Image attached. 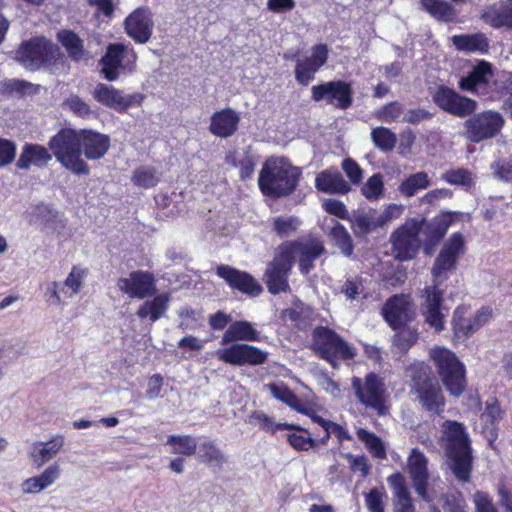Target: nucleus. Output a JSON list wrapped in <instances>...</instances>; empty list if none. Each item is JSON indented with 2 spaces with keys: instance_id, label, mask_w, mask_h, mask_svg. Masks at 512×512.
<instances>
[{
  "instance_id": "59",
  "label": "nucleus",
  "mask_w": 512,
  "mask_h": 512,
  "mask_svg": "<svg viewBox=\"0 0 512 512\" xmlns=\"http://www.w3.org/2000/svg\"><path fill=\"white\" fill-rule=\"evenodd\" d=\"M403 211H404L403 205H398V204L388 205L380 215L375 216L379 228H382V227L386 226L387 224H389L390 222L400 218Z\"/></svg>"
},
{
  "instance_id": "43",
  "label": "nucleus",
  "mask_w": 512,
  "mask_h": 512,
  "mask_svg": "<svg viewBox=\"0 0 512 512\" xmlns=\"http://www.w3.org/2000/svg\"><path fill=\"white\" fill-rule=\"evenodd\" d=\"M166 444L172 447L173 454L192 456L197 450V442L191 435H170Z\"/></svg>"
},
{
  "instance_id": "15",
  "label": "nucleus",
  "mask_w": 512,
  "mask_h": 512,
  "mask_svg": "<svg viewBox=\"0 0 512 512\" xmlns=\"http://www.w3.org/2000/svg\"><path fill=\"white\" fill-rule=\"evenodd\" d=\"M311 93L314 101L325 100L327 104L341 110L348 109L353 103L351 84L342 80L314 85L311 88Z\"/></svg>"
},
{
  "instance_id": "60",
  "label": "nucleus",
  "mask_w": 512,
  "mask_h": 512,
  "mask_svg": "<svg viewBox=\"0 0 512 512\" xmlns=\"http://www.w3.org/2000/svg\"><path fill=\"white\" fill-rule=\"evenodd\" d=\"M84 277V271L78 267H73L66 280L62 284V287H68L71 289L69 294L66 293L67 297H72L77 294L82 286V280Z\"/></svg>"
},
{
  "instance_id": "57",
  "label": "nucleus",
  "mask_w": 512,
  "mask_h": 512,
  "mask_svg": "<svg viewBox=\"0 0 512 512\" xmlns=\"http://www.w3.org/2000/svg\"><path fill=\"white\" fill-rule=\"evenodd\" d=\"M499 97L506 98L505 105L512 106V73L501 72L494 82Z\"/></svg>"
},
{
  "instance_id": "25",
  "label": "nucleus",
  "mask_w": 512,
  "mask_h": 512,
  "mask_svg": "<svg viewBox=\"0 0 512 512\" xmlns=\"http://www.w3.org/2000/svg\"><path fill=\"white\" fill-rule=\"evenodd\" d=\"M149 8L142 7L133 11L125 20L127 34L137 43L144 44L152 35L154 22Z\"/></svg>"
},
{
  "instance_id": "29",
  "label": "nucleus",
  "mask_w": 512,
  "mask_h": 512,
  "mask_svg": "<svg viewBox=\"0 0 512 512\" xmlns=\"http://www.w3.org/2000/svg\"><path fill=\"white\" fill-rule=\"evenodd\" d=\"M393 494V512H415L411 493L406 485L404 476L397 472L387 478Z\"/></svg>"
},
{
  "instance_id": "23",
  "label": "nucleus",
  "mask_w": 512,
  "mask_h": 512,
  "mask_svg": "<svg viewBox=\"0 0 512 512\" xmlns=\"http://www.w3.org/2000/svg\"><path fill=\"white\" fill-rule=\"evenodd\" d=\"M328 47L326 44L314 45L311 56L297 59L295 78L300 85H308L315 77V73L326 63L328 59Z\"/></svg>"
},
{
  "instance_id": "42",
  "label": "nucleus",
  "mask_w": 512,
  "mask_h": 512,
  "mask_svg": "<svg viewBox=\"0 0 512 512\" xmlns=\"http://www.w3.org/2000/svg\"><path fill=\"white\" fill-rule=\"evenodd\" d=\"M420 3L437 20L449 22L456 17L453 6L444 0H420Z\"/></svg>"
},
{
  "instance_id": "19",
  "label": "nucleus",
  "mask_w": 512,
  "mask_h": 512,
  "mask_svg": "<svg viewBox=\"0 0 512 512\" xmlns=\"http://www.w3.org/2000/svg\"><path fill=\"white\" fill-rule=\"evenodd\" d=\"M92 96L100 104L118 112H125L132 106H140L144 100L141 93L126 95L121 90L103 83L95 86Z\"/></svg>"
},
{
  "instance_id": "6",
  "label": "nucleus",
  "mask_w": 512,
  "mask_h": 512,
  "mask_svg": "<svg viewBox=\"0 0 512 512\" xmlns=\"http://www.w3.org/2000/svg\"><path fill=\"white\" fill-rule=\"evenodd\" d=\"M430 356L449 393L453 396L461 395L466 387L464 365L453 352L443 347L431 349Z\"/></svg>"
},
{
  "instance_id": "26",
  "label": "nucleus",
  "mask_w": 512,
  "mask_h": 512,
  "mask_svg": "<svg viewBox=\"0 0 512 512\" xmlns=\"http://www.w3.org/2000/svg\"><path fill=\"white\" fill-rule=\"evenodd\" d=\"M412 305L405 295H395L387 300L383 307L385 320L393 329L400 328L410 319Z\"/></svg>"
},
{
  "instance_id": "21",
  "label": "nucleus",
  "mask_w": 512,
  "mask_h": 512,
  "mask_svg": "<svg viewBox=\"0 0 512 512\" xmlns=\"http://www.w3.org/2000/svg\"><path fill=\"white\" fill-rule=\"evenodd\" d=\"M407 470L415 492L424 501L430 502L431 499L427 491L429 480L428 459L419 449H412L407 460Z\"/></svg>"
},
{
  "instance_id": "5",
  "label": "nucleus",
  "mask_w": 512,
  "mask_h": 512,
  "mask_svg": "<svg viewBox=\"0 0 512 512\" xmlns=\"http://www.w3.org/2000/svg\"><path fill=\"white\" fill-rule=\"evenodd\" d=\"M312 349L322 359L338 367V360H349L356 355L355 348L335 331L327 327H316L312 333Z\"/></svg>"
},
{
  "instance_id": "8",
  "label": "nucleus",
  "mask_w": 512,
  "mask_h": 512,
  "mask_svg": "<svg viewBox=\"0 0 512 512\" xmlns=\"http://www.w3.org/2000/svg\"><path fill=\"white\" fill-rule=\"evenodd\" d=\"M61 52L57 45L45 37L24 41L15 52V60L31 71L51 65Z\"/></svg>"
},
{
  "instance_id": "33",
  "label": "nucleus",
  "mask_w": 512,
  "mask_h": 512,
  "mask_svg": "<svg viewBox=\"0 0 512 512\" xmlns=\"http://www.w3.org/2000/svg\"><path fill=\"white\" fill-rule=\"evenodd\" d=\"M492 75L491 64L485 61L477 64L467 77L461 78L459 86L462 90L478 92L484 88Z\"/></svg>"
},
{
  "instance_id": "31",
  "label": "nucleus",
  "mask_w": 512,
  "mask_h": 512,
  "mask_svg": "<svg viewBox=\"0 0 512 512\" xmlns=\"http://www.w3.org/2000/svg\"><path fill=\"white\" fill-rule=\"evenodd\" d=\"M61 468L58 463H53L46 467L44 471L24 480L21 484L24 494H37L50 487L60 477Z\"/></svg>"
},
{
  "instance_id": "18",
  "label": "nucleus",
  "mask_w": 512,
  "mask_h": 512,
  "mask_svg": "<svg viewBox=\"0 0 512 512\" xmlns=\"http://www.w3.org/2000/svg\"><path fill=\"white\" fill-rule=\"evenodd\" d=\"M492 310L482 307L475 314L469 313L468 308L462 306L456 308L453 314V331L457 340H465L482 326H484L491 318Z\"/></svg>"
},
{
  "instance_id": "14",
  "label": "nucleus",
  "mask_w": 512,
  "mask_h": 512,
  "mask_svg": "<svg viewBox=\"0 0 512 512\" xmlns=\"http://www.w3.org/2000/svg\"><path fill=\"white\" fill-rule=\"evenodd\" d=\"M279 247L291 266H293L296 256L299 257V268L304 274H308L314 268L313 262L325 252L323 243L314 238L285 242Z\"/></svg>"
},
{
  "instance_id": "44",
  "label": "nucleus",
  "mask_w": 512,
  "mask_h": 512,
  "mask_svg": "<svg viewBox=\"0 0 512 512\" xmlns=\"http://www.w3.org/2000/svg\"><path fill=\"white\" fill-rule=\"evenodd\" d=\"M272 230L281 238L289 237L295 233L301 225V220L292 215H281L272 218Z\"/></svg>"
},
{
  "instance_id": "47",
  "label": "nucleus",
  "mask_w": 512,
  "mask_h": 512,
  "mask_svg": "<svg viewBox=\"0 0 512 512\" xmlns=\"http://www.w3.org/2000/svg\"><path fill=\"white\" fill-rule=\"evenodd\" d=\"M397 333L393 337V345L399 351L405 353L407 352L418 340V332L417 329L402 325L400 328H397Z\"/></svg>"
},
{
  "instance_id": "56",
  "label": "nucleus",
  "mask_w": 512,
  "mask_h": 512,
  "mask_svg": "<svg viewBox=\"0 0 512 512\" xmlns=\"http://www.w3.org/2000/svg\"><path fill=\"white\" fill-rule=\"evenodd\" d=\"M441 179L451 185L469 187L473 183L472 173L465 168L447 170L441 175Z\"/></svg>"
},
{
  "instance_id": "11",
  "label": "nucleus",
  "mask_w": 512,
  "mask_h": 512,
  "mask_svg": "<svg viewBox=\"0 0 512 512\" xmlns=\"http://www.w3.org/2000/svg\"><path fill=\"white\" fill-rule=\"evenodd\" d=\"M137 55L135 51L123 43H112L106 48L99 60L103 77L110 82L116 81L120 74L134 70Z\"/></svg>"
},
{
  "instance_id": "2",
  "label": "nucleus",
  "mask_w": 512,
  "mask_h": 512,
  "mask_svg": "<svg viewBox=\"0 0 512 512\" xmlns=\"http://www.w3.org/2000/svg\"><path fill=\"white\" fill-rule=\"evenodd\" d=\"M444 441L453 474L459 481L468 482L473 458L470 441L464 426L456 421H446L444 424Z\"/></svg>"
},
{
  "instance_id": "22",
  "label": "nucleus",
  "mask_w": 512,
  "mask_h": 512,
  "mask_svg": "<svg viewBox=\"0 0 512 512\" xmlns=\"http://www.w3.org/2000/svg\"><path fill=\"white\" fill-rule=\"evenodd\" d=\"M280 247L274 259L268 264L264 279L270 293L278 294L289 289L288 274L292 266Z\"/></svg>"
},
{
  "instance_id": "27",
  "label": "nucleus",
  "mask_w": 512,
  "mask_h": 512,
  "mask_svg": "<svg viewBox=\"0 0 512 512\" xmlns=\"http://www.w3.org/2000/svg\"><path fill=\"white\" fill-rule=\"evenodd\" d=\"M239 123V113L228 107L211 116L209 131L217 137L229 138L236 133Z\"/></svg>"
},
{
  "instance_id": "20",
  "label": "nucleus",
  "mask_w": 512,
  "mask_h": 512,
  "mask_svg": "<svg viewBox=\"0 0 512 512\" xmlns=\"http://www.w3.org/2000/svg\"><path fill=\"white\" fill-rule=\"evenodd\" d=\"M117 287L122 293L136 299L151 297L157 290L154 274L144 270L132 271L128 277L119 278Z\"/></svg>"
},
{
  "instance_id": "34",
  "label": "nucleus",
  "mask_w": 512,
  "mask_h": 512,
  "mask_svg": "<svg viewBox=\"0 0 512 512\" xmlns=\"http://www.w3.org/2000/svg\"><path fill=\"white\" fill-rule=\"evenodd\" d=\"M482 18L494 28H512V0H506L498 6L487 8L482 14Z\"/></svg>"
},
{
  "instance_id": "38",
  "label": "nucleus",
  "mask_w": 512,
  "mask_h": 512,
  "mask_svg": "<svg viewBox=\"0 0 512 512\" xmlns=\"http://www.w3.org/2000/svg\"><path fill=\"white\" fill-rule=\"evenodd\" d=\"M198 459L211 466L221 468L226 462V457L214 441L205 440L199 444L196 450Z\"/></svg>"
},
{
  "instance_id": "58",
  "label": "nucleus",
  "mask_w": 512,
  "mask_h": 512,
  "mask_svg": "<svg viewBox=\"0 0 512 512\" xmlns=\"http://www.w3.org/2000/svg\"><path fill=\"white\" fill-rule=\"evenodd\" d=\"M64 105L79 117L88 118L93 114L90 106L77 95L68 97Z\"/></svg>"
},
{
  "instance_id": "51",
  "label": "nucleus",
  "mask_w": 512,
  "mask_h": 512,
  "mask_svg": "<svg viewBox=\"0 0 512 512\" xmlns=\"http://www.w3.org/2000/svg\"><path fill=\"white\" fill-rule=\"evenodd\" d=\"M384 181L380 173L373 174L361 187L362 195L369 201H376L384 194Z\"/></svg>"
},
{
  "instance_id": "48",
  "label": "nucleus",
  "mask_w": 512,
  "mask_h": 512,
  "mask_svg": "<svg viewBox=\"0 0 512 512\" xmlns=\"http://www.w3.org/2000/svg\"><path fill=\"white\" fill-rule=\"evenodd\" d=\"M329 235L334 245L337 246L345 256H351L353 254L354 246L352 238L342 224L337 222L332 227Z\"/></svg>"
},
{
  "instance_id": "52",
  "label": "nucleus",
  "mask_w": 512,
  "mask_h": 512,
  "mask_svg": "<svg viewBox=\"0 0 512 512\" xmlns=\"http://www.w3.org/2000/svg\"><path fill=\"white\" fill-rule=\"evenodd\" d=\"M131 180L138 187L151 188L158 183L159 177L154 168L141 166L134 170Z\"/></svg>"
},
{
  "instance_id": "13",
  "label": "nucleus",
  "mask_w": 512,
  "mask_h": 512,
  "mask_svg": "<svg viewBox=\"0 0 512 512\" xmlns=\"http://www.w3.org/2000/svg\"><path fill=\"white\" fill-rule=\"evenodd\" d=\"M444 289L438 285L426 286L421 295L420 312L425 324L436 332L444 329L447 309L443 306Z\"/></svg>"
},
{
  "instance_id": "10",
  "label": "nucleus",
  "mask_w": 512,
  "mask_h": 512,
  "mask_svg": "<svg viewBox=\"0 0 512 512\" xmlns=\"http://www.w3.org/2000/svg\"><path fill=\"white\" fill-rule=\"evenodd\" d=\"M472 114L463 123V135L472 143H480L496 137L505 124L502 114L495 110Z\"/></svg>"
},
{
  "instance_id": "49",
  "label": "nucleus",
  "mask_w": 512,
  "mask_h": 512,
  "mask_svg": "<svg viewBox=\"0 0 512 512\" xmlns=\"http://www.w3.org/2000/svg\"><path fill=\"white\" fill-rule=\"evenodd\" d=\"M249 422L267 432L275 433L277 430L297 428L295 424L274 423L273 419L262 411H255L249 416Z\"/></svg>"
},
{
  "instance_id": "64",
  "label": "nucleus",
  "mask_w": 512,
  "mask_h": 512,
  "mask_svg": "<svg viewBox=\"0 0 512 512\" xmlns=\"http://www.w3.org/2000/svg\"><path fill=\"white\" fill-rule=\"evenodd\" d=\"M453 222V216L450 213L444 214L434 219L429 226L436 240H440L447 232Z\"/></svg>"
},
{
  "instance_id": "63",
  "label": "nucleus",
  "mask_w": 512,
  "mask_h": 512,
  "mask_svg": "<svg viewBox=\"0 0 512 512\" xmlns=\"http://www.w3.org/2000/svg\"><path fill=\"white\" fill-rule=\"evenodd\" d=\"M385 493L383 489L373 488L365 495L366 506L370 512H384L383 497Z\"/></svg>"
},
{
  "instance_id": "7",
  "label": "nucleus",
  "mask_w": 512,
  "mask_h": 512,
  "mask_svg": "<svg viewBox=\"0 0 512 512\" xmlns=\"http://www.w3.org/2000/svg\"><path fill=\"white\" fill-rule=\"evenodd\" d=\"M351 386L361 405L378 415L388 413L387 391L383 378L371 372L364 378L353 377Z\"/></svg>"
},
{
  "instance_id": "41",
  "label": "nucleus",
  "mask_w": 512,
  "mask_h": 512,
  "mask_svg": "<svg viewBox=\"0 0 512 512\" xmlns=\"http://www.w3.org/2000/svg\"><path fill=\"white\" fill-rule=\"evenodd\" d=\"M431 185L428 174L420 171L409 175L398 187L399 193L410 198L416 195L420 190L427 189Z\"/></svg>"
},
{
  "instance_id": "50",
  "label": "nucleus",
  "mask_w": 512,
  "mask_h": 512,
  "mask_svg": "<svg viewBox=\"0 0 512 512\" xmlns=\"http://www.w3.org/2000/svg\"><path fill=\"white\" fill-rule=\"evenodd\" d=\"M371 139L377 148L385 152L391 151L397 143L396 134L383 126L371 131Z\"/></svg>"
},
{
  "instance_id": "24",
  "label": "nucleus",
  "mask_w": 512,
  "mask_h": 512,
  "mask_svg": "<svg viewBox=\"0 0 512 512\" xmlns=\"http://www.w3.org/2000/svg\"><path fill=\"white\" fill-rule=\"evenodd\" d=\"M216 274L225 280L232 289H237L244 294L257 296L263 290L252 275L229 265H219Z\"/></svg>"
},
{
  "instance_id": "39",
  "label": "nucleus",
  "mask_w": 512,
  "mask_h": 512,
  "mask_svg": "<svg viewBox=\"0 0 512 512\" xmlns=\"http://www.w3.org/2000/svg\"><path fill=\"white\" fill-rule=\"evenodd\" d=\"M274 398L288 405L297 412L308 414V408L285 384L270 383L266 385Z\"/></svg>"
},
{
  "instance_id": "4",
  "label": "nucleus",
  "mask_w": 512,
  "mask_h": 512,
  "mask_svg": "<svg viewBox=\"0 0 512 512\" xmlns=\"http://www.w3.org/2000/svg\"><path fill=\"white\" fill-rule=\"evenodd\" d=\"M56 160L76 175H88L89 166L82 159L80 130L63 128L54 135L49 143Z\"/></svg>"
},
{
  "instance_id": "61",
  "label": "nucleus",
  "mask_w": 512,
  "mask_h": 512,
  "mask_svg": "<svg viewBox=\"0 0 512 512\" xmlns=\"http://www.w3.org/2000/svg\"><path fill=\"white\" fill-rule=\"evenodd\" d=\"M341 167L353 184H359L362 181L363 170L356 161L351 158H345L342 161Z\"/></svg>"
},
{
  "instance_id": "62",
  "label": "nucleus",
  "mask_w": 512,
  "mask_h": 512,
  "mask_svg": "<svg viewBox=\"0 0 512 512\" xmlns=\"http://www.w3.org/2000/svg\"><path fill=\"white\" fill-rule=\"evenodd\" d=\"M493 175L501 181H512V162L499 159L491 165Z\"/></svg>"
},
{
  "instance_id": "1",
  "label": "nucleus",
  "mask_w": 512,
  "mask_h": 512,
  "mask_svg": "<svg viewBox=\"0 0 512 512\" xmlns=\"http://www.w3.org/2000/svg\"><path fill=\"white\" fill-rule=\"evenodd\" d=\"M259 332L248 321L232 322L224 332L221 344L229 347L218 349L216 356L219 360L234 366L261 365L266 362L268 353L259 348L238 341H259Z\"/></svg>"
},
{
  "instance_id": "16",
  "label": "nucleus",
  "mask_w": 512,
  "mask_h": 512,
  "mask_svg": "<svg viewBox=\"0 0 512 512\" xmlns=\"http://www.w3.org/2000/svg\"><path fill=\"white\" fill-rule=\"evenodd\" d=\"M432 99L440 109L459 118L471 115L478 107L475 100L460 95L447 86L438 87Z\"/></svg>"
},
{
  "instance_id": "32",
  "label": "nucleus",
  "mask_w": 512,
  "mask_h": 512,
  "mask_svg": "<svg viewBox=\"0 0 512 512\" xmlns=\"http://www.w3.org/2000/svg\"><path fill=\"white\" fill-rule=\"evenodd\" d=\"M316 188L329 194H346L351 190L347 181L336 169H327L320 172L315 179Z\"/></svg>"
},
{
  "instance_id": "37",
  "label": "nucleus",
  "mask_w": 512,
  "mask_h": 512,
  "mask_svg": "<svg viewBox=\"0 0 512 512\" xmlns=\"http://www.w3.org/2000/svg\"><path fill=\"white\" fill-rule=\"evenodd\" d=\"M52 156L47 149L37 144H27L24 146L16 165L19 169H27L31 164L43 165L48 163Z\"/></svg>"
},
{
  "instance_id": "17",
  "label": "nucleus",
  "mask_w": 512,
  "mask_h": 512,
  "mask_svg": "<svg viewBox=\"0 0 512 512\" xmlns=\"http://www.w3.org/2000/svg\"><path fill=\"white\" fill-rule=\"evenodd\" d=\"M420 372L418 377L413 376V387L418 394V399L426 411L440 414L445 405L442 390L437 381L423 372V367L420 368Z\"/></svg>"
},
{
  "instance_id": "3",
  "label": "nucleus",
  "mask_w": 512,
  "mask_h": 512,
  "mask_svg": "<svg viewBox=\"0 0 512 512\" xmlns=\"http://www.w3.org/2000/svg\"><path fill=\"white\" fill-rule=\"evenodd\" d=\"M301 172L284 158H272L265 162L258 179L260 190L270 197L291 194L299 181Z\"/></svg>"
},
{
  "instance_id": "46",
  "label": "nucleus",
  "mask_w": 512,
  "mask_h": 512,
  "mask_svg": "<svg viewBox=\"0 0 512 512\" xmlns=\"http://www.w3.org/2000/svg\"><path fill=\"white\" fill-rule=\"evenodd\" d=\"M297 428H292L291 430H296V432L290 433L287 435V440L289 444L296 450L299 451H308L309 449H314L317 447V440L311 437V433L296 425Z\"/></svg>"
},
{
  "instance_id": "28",
  "label": "nucleus",
  "mask_w": 512,
  "mask_h": 512,
  "mask_svg": "<svg viewBox=\"0 0 512 512\" xmlns=\"http://www.w3.org/2000/svg\"><path fill=\"white\" fill-rule=\"evenodd\" d=\"M81 150L88 160L102 158L110 147V138L94 130H80Z\"/></svg>"
},
{
  "instance_id": "40",
  "label": "nucleus",
  "mask_w": 512,
  "mask_h": 512,
  "mask_svg": "<svg viewBox=\"0 0 512 512\" xmlns=\"http://www.w3.org/2000/svg\"><path fill=\"white\" fill-rule=\"evenodd\" d=\"M452 42L458 50L466 52L485 53L489 47L487 38L481 33L455 35L452 37Z\"/></svg>"
},
{
  "instance_id": "54",
  "label": "nucleus",
  "mask_w": 512,
  "mask_h": 512,
  "mask_svg": "<svg viewBox=\"0 0 512 512\" xmlns=\"http://www.w3.org/2000/svg\"><path fill=\"white\" fill-rule=\"evenodd\" d=\"M404 114V107L398 101L389 102L374 113L377 119L387 123L398 121Z\"/></svg>"
},
{
  "instance_id": "35",
  "label": "nucleus",
  "mask_w": 512,
  "mask_h": 512,
  "mask_svg": "<svg viewBox=\"0 0 512 512\" xmlns=\"http://www.w3.org/2000/svg\"><path fill=\"white\" fill-rule=\"evenodd\" d=\"M171 295L161 293L152 300L145 301L138 309L137 316L141 319L149 317L152 322H156L163 317L169 307Z\"/></svg>"
},
{
  "instance_id": "55",
  "label": "nucleus",
  "mask_w": 512,
  "mask_h": 512,
  "mask_svg": "<svg viewBox=\"0 0 512 512\" xmlns=\"http://www.w3.org/2000/svg\"><path fill=\"white\" fill-rule=\"evenodd\" d=\"M377 228L376 217L370 214L357 215L352 221V229L357 237H364Z\"/></svg>"
},
{
  "instance_id": "53",
  "label": "nucleus",
  "mask_w": 512,
  "mask_h": 512,
  "mask_svg": "<svg viewBox=\"0 0 512 512\" xmlns=\"http://www.w3.org/2000/svg\"><path fill=\"white\" fill-rule=\"evenodd\" d=\"M340 292L347 300H358L360 297L366 298L365 287L361 277H348L342 284Z\"/></svg>"
},
{
  "instance_id": "9",
  "label": "nucleus",
  "mask_w": 512,
  "mask_h": 512,
  "mask_svg": "<svg viewBox=\"0 0 512 512\" xmlns=\"http://www.w3.org/2000/svg\"><path fill=\"white\" fill-rule=\"evenodd\" d=\"M465 250V238L459 232L453 233L444 242L431 268L433 285H443L456 270L457 262Z\"/></svg>"
},
{
  "instance_id": "36",
  "label": "nucleus",
  "mask_w": 512,
  "mask_h": 512,
  "mask_svg": "<svg viewBox=\"0 0 512 512\" xmlns=\"http://www.w3.org/2000/svg\"><path fill=\"white\" fill-rule=\"evenodd\" d=\"M58 40L66 49L69 57L74 61L88 60L90 53L84 48L83 41L73 31L62 30L58 33Z\"/></svg>"
},
{
  "instance_id": "45",
  "label": "nucleus",
  "mask_w": 512,
  "mask_h": 512,
  "mask_svg": "<svg viewBox=\"0 0 512 512\" xmlns=\"http://www.w3.org/2000/svg\"><path fill=\"white\" fill-rule=\"evenodd\" d=\"M356 435L362 441L369 452L378 459L386 458V449L382 440L373 432L359 428Z\"/></svg>"
},
{
  "instance_id": "30",
  "label": "nucleus",
  "mask_w": 512,
  "mask_h": 512,
  "mask_svg": "<svg viewBox=\"0 0 512 512\" xmlns=\"http://www.w3.org/2000/svg\"><path fill=\"white\" fill-rule=\"evenodd\" d=\"M63 446L64 436L56 434L49 441H37L33 443L30 450V457L37 467H41L53 459L62 450Z\"/></svg>"
},
{
  "instance_id": "12",
  "label": "nucleus",
  "mask_w": 512,
  "mask_h": 512,
  "mask_svg": "<svg viewBox=\"0 0 512 512\" xmlns=\"http://www.w3.org/2000/svg\"><path fill=\"white\" fill-rule=\"evenodd\" d=\"M423 225V220L410 219L392 233L390 241L396 259L407 261L415 257L420 248L419 233Z\"/></svg>"
}]
</instances>
